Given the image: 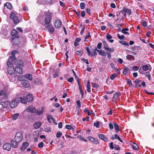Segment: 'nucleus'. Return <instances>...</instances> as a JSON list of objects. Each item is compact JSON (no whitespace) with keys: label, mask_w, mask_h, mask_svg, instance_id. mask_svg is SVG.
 I'll list each match as a JSON object with an SVG mask.
<instances>
[{"label":"nucleus","mask_w":154,"mask_h":154,"mask_svg":"<svg viewBox=\"0 0 154 154\" xmlns=\"http://www.w3.org/2000/svg\"><path fill=\"white\" fill-rule=\"evenodd\" d=\"M45 17L43 21H40L39 23L43 26H48L51 21V13L49 11L44 13Z\"/></svg>","instance_id":"1"},{"label":"nucleus","mask_w":154,"mask_h":154,"mask_svg":"<svg viewBox=\"0 0 154 154\" xmlns=\"http://www.w3.org/2000/svg\"><path fill=\"white\" fill-rule=\"evenodd\" d=\"M20 100L19 98H16L13 100L10 103V106L11 108H14L17 106Z\"/></svg>","instance_id":"2"},{"label":"nucleus","mask_w":154,"mask_h":154,"mask_svg":"<svg viewBox=\"0 0 154 154\" xmlns=\"http://www.w3.org/2000/svg\"><path fill=\"white\" fill-rule=\"evenodd\" d=\"M23 139V136L22 133L20 132H17L14 137L15 141L20 143Z\"/></svg>","instance_id":"3"},{"label":"nucleus","mask_w":154,"mask_h":154,"mask_svg":"<svg viewBox=\"0 0 154 154\" xmlns=\"http://www.w3.org/2000/svg\"><path fill=\"white\" fill-rule=\"evenodd\" d=\"M102 43L104 46V48L105 50L109 52H112L114 51V48H110L105 41H103Z\"/></svg>","instance_id":"4"},{"label":"nucleus","mask_w":154,"mask_h":154,"mask_svg":"<svg viewBox=\"0 0 154 154\" xmlns=\"http://www.w3.org/2000/svg\"><path fill=\"white\" fill-rule=\"evenodd\" d=\"M62 25V23L60 20H56L54 23V26L56 28H60Z\"/></svg>","instance_id":"5"},{"label":"nucleus","mask_w":154,"mask_h":154,"mask_svg":"<svg viewBox=\"0 0 154 154\" xmlns=\"http://www.w3.org/2000/svg\"><path fill=\"white\" fill-rule=\"evenodd\" d=\"M11 144L10 143H6L4 144L3 145V148L4 149L10 151L11 149Z\"/></svg>","instance_id":"6"},{"label":"nucleus","mask_w":154,"mask_h":154,"mask_svg":"<svg viewBox=\"0 0 154 154\" xmlns=\"http://www.w3.org/2000/svg\"><path fill=\"white\" fill-rule=\"evenodd\" d=\"M26 110L27 111L29 112L35 113L36 112V109L31 105L27 107L26 108Z\"/></svg>","instance_id":"7"},{"label":"nucleus","mask_w":154,"mask_h":154,"mask_svg":"<svg viewBox=\"0 0 154 154\" xmlns=\"http://www.w3.org/2000/svg\"><path fill=\"white\" fill-rule=\"evenodd\" d=\"M87 138L88 140H90L95 144H98L99 143V141L97 138L91 137H88Z\"/></svg>","instance_id":"8"},{"label":"nucleus","mask_w":154,"mask_h":154,"mask_svg":"<svg viewBox=\"0 0 154 154\" xmlns=\"http://www.w3.org/2000/svg\"><path fill=\"white\" fill-rule=\"evenodd\" d=\"M22 84L23 87L28 88L29 85V82L27 80H23L22 81Z\"/></svg>","instance_id":"9"},{"label":"nucleus","mask_w":154,"mask_h":154,"mask_svg":"<svg viewBox=\"0 0 154 154\" xmlns=\"http://www.w3.org/2000/svg\"><path fill=\"white\" fill-rule=\"evenodd\" d=\"M18 32L15 29H12L11 32V35L13 37L15 38H17L19 37L18 35Z\"/></svg>","instance_id":"10"},{"label":"nucleus","mask_w":154,"mask_h":154,"mask_svg":"<svg viewBox=\"0 0 154 154\" xmlns=\"http://www.w3.org/2000/svg\"><path fill=\"white\" fill-rule=\"evenodd\" d=\"M14 64L15 65L17 66L20 67L23 66V63L22 60H18L15 61Z\"/></svg>","instance_id":"11"},{"label":"nucleus","mask_w":154,"mask_h":154,"mask_svg":"<svg viewBox=\"0 0 154 154\" xmlns=\"http://www.w3.org/2000/svg\"><path fill=\"white\" fill-rule=\"evenodd\" d=\"M14 69L13 66H9L8 69V74L11 75L14 74Z\"/></svg>","instance_id":"12"},{"label":"nucleus","mask_w":154,"mask_h":154,"mask_svg":"<svg viewBox=\"0 0 154 154\" xmlns=\"http://www.w3.org/2000/svg\"><path fill=\"white\" fill-rule=\"evenodd\" d=\"M42 123L40 122H37L35 123L33 125V128L35 129L39 128L41 126Z\"/></svg>","instance_id":"13"},{"label":"nucleus","mask_w":154,"mask_h":154,"mask_svg":"<svg viewBox=\"0 0 154 154\" xmlns=\"http://www.w3.org/2000/svg\"><path fill=\"white\" fill-rule=\"evenodd\" d=\"M15 70L16 72L19 74H21L23 73V69L20 67L16 66L15 67Z\"/></svg>","instance_id":"14"},{"label":"nucleus","mask_w":154,"mask_h":154,"mask_svg":"<svg viewBox=\"0 0 154 154\" xmlns=\"http://www.w3.org/2000/svg\"><path fill=\"white\" fill-rule=\"evenodd\" d=\"M11 144L13 148H16L18 146L19 144L17 142L15 141L14 140H11Z\"/></svg>","instance_id":"15"},{"label":"nucleus","mask_w":154,"mask_h":154,"mask_svg":"<svg viewBox=\"0 0 154 154\" xmlns=\"http://www.w3.org/2000/svg\"><path fill=\"white\" fill-rule=\"evenodd\" d=\"M28 145L29 143L27 142L23 143L22 146L20 148V150L22 151L25 150L27 148Z\"/></svg>","instance_id":"16"},{"label":"nucleus","mask_w":154,"mask_h":154,"mask_svg":"<svg viewBox=\"0 0 154 154\" xmlns=\"http://www.w3.org/2000/svg\"><path fill=\"white\" fill-rule=\"evenodd\" d=\"M44 111V108L42 107L41 109H40L39 110L36 109V112L35 113L38 115H41L43 113Z\"/></svg>","instance_id":"17"},{"label":"nucleus","mask_w":154,"mask_h":154,"mask_svg":"<svg viewBox=\"0 0 154 154\" xmlns=\"http://www.w3.org/2000/svg\"><path fill=\"white\" fill-rule=\"evenodd\" d=\"M131 72V70L129 68H128L126 66L125 67L123 70V74L126 75V74H130Z\"/></svg>","instance_id":"18"},{"label":"nucleus","mask_w":154,"mask_h":154,"mask_svg":"<svg viewBox=\"0 0 154 154\" xmlns=\"http://www.w3.org/2000/svg\"><path fill=\"white\" fill-rule=\"evenodd\" d=\"M26 100L28 102H30L33 100V97L32 94H29L26 97Z\"/></svg>","instance_id":"19"},{"label":"nucleus","mask_w":154,"mask_h":154,"mask_svg":"<svg viewBox=\"0 0 154 154\" xmlns=\"http://www.w3.org/2000/svg\"><path fill=\"white\" fill-rule=\"evenodd\" d=\"M97 52L101 56L105 57L107 53L104 51L102 50H97Z\"/></svg>","instance_id":"20"},{"label":"nucleus","mask_w":154,"mask_h":154,"mask_svg":"<svg viewBox=\"0 0 154 154\" xmlns=\"http://www.w3.org/2000/svg\"><path fill=\"white\" fill-rule=\"evenodd\" d=\"M98 136L100 139L103 140L104 141H107V139L104 134H99Z\"/></svg>","instance_id":"21"},{"label":"nucleus","mask_w":154,"mask_h":154,"mask_svg":"<svg viewBox=\"0 0 154 154\" xmlns=\"http://www.w3.org/2000/svg\"><path fill=\"white\" fill-rule=\"evenodd\" d=\"M120 95V93L119 92H116L115 93L113 96L112 98L113 99L115 100H117L118 99V97Z\"/></svg>","instance_id":"22"},{"label":"nucleus","mask_w":154,"mask_h":154,"mask_svg":"<svg viewBox=\"0 0 154 154\" xmlns=\"http://www.w3.org/2000/svg\"><path fill=\"white\" fill-rule=\"evenodd\" d=\"M9 104V102L8 101L1 102V104L4 107L7 108Z\"/></svg>","instance_id":"23"},{"label":"nucleus","mask_w":154,"mask_h":154,"mask_svg":"<svg viewBox=\"0 0 154 154\" xmlns=\"http://www.w3.org/2000/svg\"><path fill=\"white\" fill-rule=\"evenodd\" d=\"M106 38L109 40V42L111 43H112L114 42L113 40H110L112 38V37L109 33L107 34Z\"/></svg>","instance_id":"24"},{"label":"nucleus","mask_w":154,"mask_h":154,"mask_svg":"<svg viewBox=\"0 0 154 154\" xmlns=\"http://www.w3.org/2000/svg\"><path fill=\"white\" fill-rule=\"evenodd\" d=\"M4 8L6 7L7 8L9 9H11L12 8V5L9 2H8L4 5Z\"/></svg>","instance_id":"25"},{"label":"nucleus","mask_w":154,"mask_h":154,"mask_svg":"<svg viewBox=\"0 0 154 154\" xmlns=\"http://www.w3.org/2000/svg\"><path fill=\"white\" fill-rule=\"evenodd\" d=\"M113 124L114 126V128L116 131V133H117L120 130V129H119V125L118 124H117L116 122H114L113 123Z\"/></svg>","instance_id":"26"},{"label":"nucleus","mask_w":154,"mask_h":154,"mask_svg":"<svg viewBox=\"0 0 154 154\" xmlns=\"http://www.w3.org/2000/svg\"><path fill=\"white\" fill-rule=\"evenodd\" d=\"M99 50L97 49V48H95L94 49L93 51H92V55L90 56L92 57V56L96 57V56L97 55V51Z\"/></svg>","instance_id":"27"},{"label":"nucleus","mask_w":154,"mask_h":154,"mask_svg":"<svg viewBox=\"0 0 154 154\" xmlns=\"http://www.w3.org/2000/svg\"><path fill=\"white\" fill-rule=\"evenodd\" d=\"M131 145L132 146V148L133 149L136 150H138V146L137 144L134 143H132V144Z\"/></svg>","instance_id":"28"},{"label":"nucleus","mask_w":154,"mask_h":154,"mask_svg":"<svg viewBox=\"0 0 154 154\" xmlns=\"http://www.w3.org/2000/svg\"><path fill=\"white\" fill-rule=\"evenodd\" d=\"M46 28H48V30L50 32L53 33L54 31V28L52 26H50V25L48 26H46Z\"/></svg>","instance_id":"29"},{"label":"nucleus","mask_w":154,"mask_h":154,"mask_svg":"<svg viewBox=\"0 0 154 154\" xmlns=\"http://www.w3.org/2000/svg\"><path fill=\"white\" fill-rule=\"evenodd\" d=\"M47 118L48 121L50 122H52L53 121H54V119L50 115H48L47 116Z\"/></svg>","instance_id":"30"},{"label":"nucleus","mask_w":154,"mask_h":154,"mask_svg":"<svg viewBox=\"0 0 154 154\" xmlns=\"http://www.w3.org/2000/svg\"><path fill=\"white\" fill-rule=\"evenodd\" d=\"M25 77L28 80L31 81L32 80V78L31 75L30 74H27L24 75Z\"/></svg>","instance_id":"31"},{"label":"nucleus","mask_w":154,"mask_h":154,"mask_svg":"<svg viewBox=\"0 0 154 154\" xmlns=\"http://www.w3.org/2000/svg\"><path fill=\"white\" fill-rule=\"evenodd\" d=\"M129 31V29L128 28H125L122 29L121 31V32L124 34L128 35L129 34V33L127 32V31Z\"/></svg>","instance_id":"32"},{"label":"nucleus","mask_w":154,"mask_h":154,"mask_svg":"<svg viewBox=\"0 0 154 154\" xmlns=\"http://www.w3.org/2000/svg\"><path fill=\"white\" fill-rule=\"evenodd\" d=\"M19 114L17 113L13 114L12 116V119L14 120H16L19 116Z\"/></svg>","instance_id":"33"},{"label":"nucleus","mask_w":154,"mask_h":154,"mask_svg":"<svg viewBox=\"0 0 154 154\" xmlns=\"http://www.w3.org/2000/svg\"><path fill=\"white\" fill-rule=\"evenodd\" d=\"M14 23L15 24H18L19 22V20L17 16H16L13 19Z\"/></svg>","instance_id":"34"},{"label":"nucleus","mask_w":154,"mask_h":154,"mask_svg":"<svg viewBox=\"0 0 154 154\" xmlns=\"http://www.w3.org/2000/svg\"><path fill=\"white\" fill-rule=\"evenodd\" d=\"M81 40V39L80 38H77L75 40L74 43V45L76 47L78 45V42H79Z\"/></svg>","instance_id":"35"},{"label":"nucleus","mask_w":154,"mask_h":154,"mask_svg":"<svg viewBox=\"0 0 154 154\" xmlns=\"http://www.w3.org/2000/svg\"><path fill=\"white\" fill-rule=\"evenodd\" d=\"M119 43L123 45H124L125 46H129V44L127 42L125 41H123V40H121L119 41Z\"/></svg>","instance_id":"36"},{"label":"nucleus","mask_w":154,"mask_h":154,"mask_svg":"<svg viewBox=\"0 0 154 154\" xmlns=\"http://www.w3.org/2000/svg\"><path fill=\"white\" fill-rule=\"evenodd\" d=\"M34 82L35 84L36 85H39L41 83L40 81L38 78L35 79H34Z\"/></svg>","instance_id":"37"},{"label":"nucleus","mask_w":154,"mask_h":154,"mask_svg":"<svg viewBox=\"0 0 154 154\" xmlns=\"http://www.w3.org/2000/svg\"><path fill=\"white\" fill-rule=\"evenodd\" d=\"M2 98L3 99L6 100L8 98V96L7 94H6L5 92L3 91V93L2 94Z\"/></svg>","instance_id":"38"},{"label":"nucleus","mask_w":154,"mask_h":154,"mask_svg":"<svg viewBox=\"0 0 154 154\" xmlns=\"http://www.w3.org/2000/svg\"><path fill=\"white\" fill-rule=\"evenodd\" d=\"M20 100L21 103L24 104L26 103V101L24 98H22L21 97H20Z\"/></svg>","instance_id":"39"},{"label":"nucleus","mask_w":154,"mask_h":154,"mask_svg":"<svg viewBox=\"0 0 154 154\" xmlns=\"http://www.w3.org/2000/svg\"><path fill=\"white\" fill-rule=\"evenodd\" d=\"M126 14H127L128 15H130L131 13V11L130 10L125 8Z\"/></svg>","instance_id":"40"},{"label":"nucleus","mask_w":154,"mask_h":154,"mask_svg":"<svg viewBox=\"0 0 154 154\" xmlns=\"http://www.w3.org/2000/svg\"><path fill=\"white\" fill-rule=\"evenodd\" d=\"M117 76V75L116 73H114L112 74L110 77V78L111 80H113L114 79L115 77Z\"/></svg>","instance_id":"41"},{"label":"nucleus","mask_w":154,"mask_h":154,"mask_svg":"<svg viewBox=\"0 0 154 154\" xmlns=\"http://www.w3.org/2000/svg\"><path fill=\"white\" fill-rule=\"evenodd\" d=\"M117 36L118 38L120 39H124L125 38V37L123 35H120L119 34H117Z\"/></svg>","instance_id":"42"},{"label":"nucleus","mask_w":154,"mask_h":154,"mask_svg":"<svg viewBox=\"0 0 154 154\" xmlns=\"http://www.w3.org/2000/svg\"><path fill=\"white\" fill-rule=\"evenodd\" d=\"M114 136L120 142H123L122 140L120 138V137L118 136L117 134H115Z\"/></svg>","instance_id":"43"},{"label":"nucleus","mask_w":154,"mask_h":154,"mask_svg":"<svg viewBox=\"0 0 154 154\" xmlns=\"http://www.w3.org/2000/svg\"><path fill=\"white\" fill-rule=\"evenodd\" d=\"M62 133L60 131H58L56 134V137L57 138H59L62 135Z\"/></svg>","instance_id":"44"},{"label":"nucleus","mask_w":154,"mask_h":154,"mask_svg":"<svg viewBox=\"0 0 154 154\" xmlns=\"http://www.w3.org/2000/svg\"><path fill=\"white\" fill-rule=\"evenodd\" d=\"M126 81L128 84L130 86H131L132 85V84L131 80L128 79H127Z\"/></svg>","instance_id":"45"},{"label":"nucleus","mask_w":154,"mask_h":154,"mask_svg":"<svg viewBox=\"0 0 154 154\" xmlns=\"http://www.w3.org/2000/svg\"><path fill=\"white\" fill-rule=\"evenodd\" d=\"M126 58L128 60H131L132 59L134 60V57L133 56L131 55H127L126 57Z\"/></svg>","instance_id":"46"},{"label":"nucleus","mask_w":154,"mask_h":154,"mask_svg":"<svg viewBox=\"0 0 154 154\" xmlns=\"http://www.w3.org/2000/svg\"><path fill=\"white\" fill-rule=\"evenodd\" d=\"M149 69V67L147 65H144L143 67V69L144 71H147Z\"/></svg>","instance_id":"47"},{"label":"nucleus","mask_w":154,"mask_h":154,"mask_svg":"<svg viewBox=\"0 0 154 154\" xmlns=\"http://www.w3.org/2000/svg\"><path fill=\"white\" fill-rule=\"evenodd\" d=\"M92 86L93 87L95 88H98L99 87L98 85L95 83H92Z\"/></svg>","instance_id":"48"},{"label":"nucleus","mask_w":154,"mask_h":154,"mask_svg":"<svg viewBox=\"0 0 154 154\" xmlns=\"http://www.w3.org/2000/svg\"><path fill=\"white\" fill-rule=\"evenodd\" d=\"M85 49L88 54V55L90 56L92 55V53L90 52L89 48L88 47H86Z\"/></svg>","instance_id":"49"},{"label":"nucleus","mask_w":154,"mask_h":154,"mask_svg":"<svg viewBox=\"0 0 154 154\" xmlns=\"http://www.w3.org/2000/svg\"><path fill=\"white\" fill-rule=\"evenodd\" d=\"M76 104L77 106V108H79V109L81 107V102L80 100H78L76 101Z\"/></svg>","instance_id":"50"},{"label":"nucleus","mask_w":154,"mask_h":154,"mask_svg":"<svg viewBox=\"0 0 154 154\" xmlns=\"http://www.w3.org/2000/svg\"><path fill=\"white\" fill-rule=\"evenodd\" d=\"M16 16L14 12H12L11 14L10 18L11 19H13Z\"/></svg>","instance_id":"51"},{"label":"nucleus","mask_w":154,"mask_h":154,"mask_svg":"<svg viewBox=\"0 0 154 154\" xmlns=\"http://www.w3.org/2000/svg\"><path fill=\"white\" fill-rule=\"evenodd\" d=\"M120 14H122L123 16H125L126 13L125 12V8H123L120 12Z\"/></svg>","instance_id":"52"},{"label":"nucleus","mask_w":154,"mask_h":154,"mask_svg":"<svg viewBox=\"0 0 154 154\" xmlns=\"http://www.w3.org/2000/svg\"><path fill=\"white\" fill-rule=\"evenodd\" d=\"M80 7L81 9H83L85 8V5L84 3H81L80 4Z\"/></svg>","instance_id":"53"},{"label":"nucleus","mask_w":154,"mask_h":154,"mask_svg":"<svg viewBox=\"0 0 154 154\" xmlns=\"http://www.w3.org/2000/svg\"><path fill=\"white\" fill-rule=\"evenodd\" d=\"M72 72H73V74H74V76H75V79L76 80V81L77 82L79 81V78L77 76V75H76V73L74 71V70L72 69Z\"/></svg>","instance_id":"54"},{"label":"nucleus","mask_w":154,"mask_h":154,"mask_svg":"<svg viewBox=\"0 0 154 154\" xmlns=\"http://www.w3.org/2000/svg\"><path fill=\"white\" fill-rule=\"evenodd\" d=\"M59 76L58 73L57 72H55L53 74V77L54 78L58 77Z\"/></svg>","instance_id":"55"},{"label":"nucleus","mask_w":154,"mask_h":154,"mask_svg":"<svg viewBox=\"0 0 154 154\" xmlns=\"http://www.w3.org/2000/svg\"><path fill=\"white\" fill-rule=\"evenodd\" d=\"M51 131V128L49 127L46 128L45 129V131L46 132H49L50 131Z\"/></svg>","instance_id":"56"},{"label":"nucleus","mask_w":154,"mask_h":154,"mask_svg":"<svg viewBox=\"0 0 154 154\" xmlns=\"http://www.w3.org/2000/svg\"><path fill=\"white\" fill-rule=\"evenodd\" d=\"M17 53V51L16 50H14L11 52V55L12 56H15V54Z\"/></svg>","instance_id":"57"},{"label":"nucleus","mask_w":154,"mask_h":154,"mask_svg":"<svg viewBox=\"0 0 154 154\" xmlns=\"http://www.w3.org/2000/svg\"><path fill=\"white\" fill-rule=\"evenodd\" d=\"M99 122L98 121H97L96 123H95L94 124V125L95 127H96L97 128H98L99 125Z\"/></svg>","instance_id":"58"},{"label":"nucleus","mask_w":154,"mask_h":154,"mask_svg":"<svg viewBox=\"0 0 154 154\" xmlns=\"http://www.w3.org/2000/svg\"><path fill=\"white\" fill-rule=\"evenodd\" d=\"M86 12L88 13L89 15H91V10L90 9H89V8H86L85 9Z\"/></svg>","instance_id":"59"},{"label":"nucleus","mask_w":154,"mask_h":154,"mask_svg":"<svg viewBox=\"0 0 154 154\" xmlns=\"http://www.w3.org/2000/svg\"><path fill=\"white\" fill-rule=\"evenodd\" d=\"M43 143L42 142H41L38 143V147L40 148H42L43 146Z\"/></svg>","instance_id":"60"},{"label":"nucleus","mask_w":154,"mask_h":154,"mask_svg":"<svg viewBox=\"0 0 154 154\" xmlns=\"http://www.w3.org/2000/svg\"><path fill=\"white\" fill-rule=\"evenodd\" d=\"M17 30L20 32H23L24 33H25V32H23V30L21 28L18 27L17 28Z\"/></svg>","instance_id":"61"},{"label":"nucleus","mask_w":154,"mask_h":154,"mask_svg":"<svg viewBox=\"0 0 154 154\" xmlns=\"http://www.w3.org/2000/svg\"><path fill=\"white\" fill-rule=\"evenodd\" d=\"M82 60L87 64H88L89 63V62L87 59H86L84 58H83L82 59Z\"/></svg>","instance_id":"62"},{"label":"nucleus","mask_w":154,"mask_h":154,"mask_svg":"<svg viewBox=\"0 0 154 154\" xmlns=\"http://www.w3.org/2000/svg\"><path fill=\"white\" fill-rule=\"evenodd\" d=\"M102 45V43L101 42L99 43L97 45V48L99 49H100L101 48Z\"/></svg>","instance_id":"63"},{"label":"nucleus","mask_w":154,"mask_h":154,"mask_svg":"<svg viewBox=\"0 0 154 154\" xmlns=\"http://www.w3.org/2000/svg\"><path fill=\"white\" fill-rule=\"evenodd\" d=\"M133 69L134 71H136L138 70L139 68L138 66H133Z\"/></svg>","instance_id":"64"}]
</instances>
